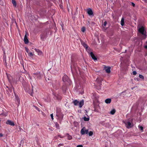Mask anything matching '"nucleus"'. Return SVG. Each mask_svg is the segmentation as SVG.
Segmentation results:
<instances>
[{
    "label": "nucleus",
    "mask_w": 147,
    "mask_h": 147,
    "mask_svg": "<svg viewBox=\"0 0 147 147\" xmlns=\"http://www.w3.org/2000/svg\"><path fill=\"white\" fill-rule=\"evenodd\" d=\"M138 31L145 37V38H146V32L144 27L142 26L141 28H140L138 29Z\"/></svg>",
    "instance_id": "obj_1"
},
{
    "label": "nucleus",
    "mask_w": 147,
    "mask_h": 147,
    "mask_svg": "<svg viewBox=\"0 0 147 147\" xmlns=\"http://www.w3.org/2000/svg\"><path fill=\"white\" fill-rule=\"evenodd\" d=\"M47 35V32L46 31L42 32L40 35V38L42 40H44L45 38H46Z\"/></svg>",
    "instance_id": "obj_2"
},
{
    "label": "nucleus",
    "mask_w": 147,
    "mask_h": 147,
    "mask_svg": "<svg viewBox=\"0 0 147 147\" xmlns=\"http://www.w3.org/2000/svg\"><path fill=\"white\" fill-rule=\"evenodd\" d=\"M53 94L54 95L53 98L57 100H60L61 99V97L59 94L53 92Z\"/></svg>",
    "instance_id": "obj_3"
},
{
    "label": "nucleus",
    "mask_w": 147,
    "mask_h": 147,
    "mask_svg": "<svg viewBox=\"0 0 147 147\" xmlns=\"http://www.w3.org/2000/svg\"><path fill=\"white\" fill-rule=\"evenodd\" d=\"M34 77L36 78L37 80H39L41 78V75L39 72H37L33 74Z\"/></svg>",
    "instance_id": "obj_4"
},
{
    "label": "nucleus",
    "mask_w": 147,
    "mask_h": 147,
    "mask_svg": "<svg viewBox=\"0 0 147 147\" xmlns=\"http://www.w3.org/2000/svg\"><path fill=\"white\" fill-rule=\"evenodd\" d=\"M88 132V129H86V128L84 127H83L81 131V133L82 135H84L85 134H87Z\"/></svg>",
    "instance_id": "obj_5"
},
{
    "label": "nucleus",
    "mask_w": 147,
    "mask_h": 147,
    "mask_svg": "<svg viewBox=\"0 0 147 147\" xmlns=\"http://www.w3.org/2000/svg\"><path fill=\"white\" fill-rule=\"evenodd\" d=\"M87 13L89 16H94L93 12L92 9L90 8H89L87 9Z\"/></svg>",
    "instance_id": "obj_6"
},
{
    "label": "nucleus",
    "mask_w": 147,
    "mask_h": 147,
    "mask_svg": "<svg viewBox=\"0 0 147 147\" xmlns=\"http://www.w3.org/2000/svg\"><path fill=\"white\" fill-rule=\"evenodd\" d=\"M104 69L105 70L107 73L109 74L111 72V67L109 66H105Z\"/></svg>",
    "instance_id": "obj_7"
},
{
    "label": "nucleus",
    "mask_w": 147,
    "mask_h": 147,
    "mask_svg": "<svg viewBox=\"0 0 147 147\" xmlns=\"http://www.w3.org/2000/svg\"><path fill=\"white\" fill-rule=\"evenodd\" d=\"M80 42L82 45L87 50L88 47V46L86 44V42H84L82 40H80Z\"/></svg>",
    "instance_id": "obj_8"
},
{
    "label": "nucleus",
    "mask_w": 147,
    "mask_h": 147,
    "mask_svg": "<svg viewBox=\"0 0 147 147\" xmlns=\"http://www.w3.org/2000/svg\"><path fill=\"white\" fill-rule=\"evenodd\" d=\"M6 123L7 124L9 125L12 126H14L15 125V124L13 121L9 120H8L7 121Z\"/></svg>",
    "instance_id": "obj_9"
},
{
    "label": "nucleus",
    "mask_w": 147,
    "mask_h": 147,
    "mask_svg": "<svg viewBox=\"0 0 147 147\" xmlns=\"http://www.w3.org/2000/svg\"><path fill=\"white\" fill-rule=\"evenodd\" d=\"M56 116L57 117H58L59 119H62L63 118V115L61 113H57L56 114Z\"/></svg>",
    "instance_id": "obj_10"
},
{
    "label": "nucleus",
    "mask_w": 147,
    "mask_h": 147,
    "mask_svg": "<svg viewBox=\"0 0 147 147\" xmlns=\"http://www.w3.org/2000/svg\"><path fill=\"white\" fill-rule=\"evenodd\" d=\"M15 96V101L16 103V104L17 105H19L20 102V99L18 97V96Z\"/></svg>",
    "instance_id": "obj_11"
},
{
    "label": "nucleus",
    "mask_w": 147,
    "mask_h": 147,
    "mask_svg": "<svg viewBox=\"0 0 147 147\" xmlns=\"http://www.w3.org/2000/svg\"><path fill=\"white\" fill-rule=\"evenodd\" d=\"M84 100H81L80 102H79V103L78 104V106L80 108H81L84 105Z\"/></svg>",
    "instance_id": "obj_12"
},
{
    "label": "nucleus",
    "mask_w": 147,
    "mask_h": 147,
    "mask_svg": "<svg viewBox=\"0 0 147 147\" xmlns=\"http://www.w3.org/2000/svg\"><path fill=\"white\" fill-rule=\"evenodd\" d=\"M24 41L26 44H27L28 43L29 41L27 36L26 34L25 35L24 38Z\"/></svg>",
    "instance_id": "obj_13"
},
{
    "label": "nucleus",
    "mask_w": 147,
    "mask_h": 147,
    "mask_svg": "<svg viewBox=\"0 0 147 147\" xmlns=\"http://www.w3.org/2000/svg\"><path fill=\"white\" fill-rule=\"evenodd\" d=\"M90 55L92 59L94 60H97V59L96 57L95 56V55L92 52H91L90 53Z\"/></svg>",
    "instance_id": "obj_14"
},
{
    "label": "nucleus",
    "mask_w": 147,
    "mask_h": 147,
    "mask_svg": "<svg viewBox=\"0 0 147 147\" xmlns=\"http://www.w3.org/2000/svg\"><path fill=\"white\" fill-rule=\"evenodd\" d=\"M68 79V76L66 75H64L63 77L62 80L63 82H65L67 81Z\"/></svg>",
    "instance_id": "obj_15"
},
{
    "label": "nucleus",
    "mask_w": 147,
    "mask_h": 147,
    "mask_svg": "<svg viewBox=\"0 0 147 147\" xmlns=\"http://www.w3.org/2000/svg\"><path fill=\"white\" fill-rule=\"evenodd\" d=\"M111 102V99L110 98H107L105 100V102L106 103L109 104Z\"/></svg>",
    "instance_id": "obj_16"
},
{
    "label": "nucleus",
    "mask_w": 147,
    "mask_h": 147,
    "mask_svg": "<svg viewBox=\"0 0 147 147\" xmlns=\"http://www.w3.org/2000/svg\"><path fill=\"white\" fill-rule=\"evenodd\" d=\"M79 103V101L77 100H76L73 101V103L74 104V105L76 106L78 105Z\"/></svg>",
    "instance_id": "obj_17"
},
{
    "label": "nucleus",
    "mask_w": 147,
    "mask_h": 147,
    "mask_svg": "<svg viewBox=\"0 0 147 147\" xmlns=\"http://www.w3.org/2000/svg\"><path fill=\"white\" fill-rule=\"evenodd\" d=\"M121 25L122 26H123L124 24V20L123 18H122L121 21Z\"/></svg>",
    "instance_id": "obj_18"
},
{
    "label": "nucleus",
    "mask_w": 147,
    "mask_h": 147,
    "mask_svg": "<svg viewBox=\"0 0 147 147\" xmlns=\"http://www.w3.org/2000/svg\"><path fill=\"white\" fill-rule=\"evenodd\" d=\"M116 112V110L115 109H112L111 111H110V114H111V115H114L115 113Z\"/></svg>",
    "instance_id": "obj_19"
},
{
    "label": "nucleus",
    "mask_w": 147,
    "mask_h": 147,
    "mask_svg": "<svg viewBox=\"0 0 147 147\" xmlns=\"http://www.w3.org/2000/svg\"><path fill=\"white\" fill-rule=\"evenodd\" d=\"M12 3L14 7H16V3L15 0H12Z\"/></svg>",
    "instance_id": "obj_20"
},
{
    "label": "nucleus",
    "mask_w": 147,
    "mask_h": 147,
    "mask_svg": "<svg viewBox=\"0 0 147 147\" xmlns=\"http://www.w3.org/2000/svg\"><path fill=\"white\" fill-rule=\"evenodd\" d=\"M125 124L128 126L127 127L128 128H129V127H130L131 123L129 121H128L127 123H125Z\"/></svg>",
    "instance_id": "obj_21"
},
{
    "label": "nucleus",
    "mask_w": 147,
    "mask_h": 147,
    "mask_svg": "<svg viewBox=\"0 0 147 147\" xmlns=\"http://www.w3.org/2000/svg\"><path fill=\"white\" fill-rule=\"evenodd\" d=\"M55 125L56 128L57 129H60V126L59 125V124L57 123H56L55 124Z\"/></svg>",
    "instance_id": "obj_22"
},
{
    "label": "nucleus",
    "mask_w": 147,
    "mask_h": 147,
    "mask_svg": "<svg viewBox=\"0 0 147 147\" xmlns=\"http://www.w3.org/2000/svg\"><path fill=\"white\" fill-rule=\"evenodd\" d=\"M84 121H88L89 120V117H84Z\"/></svg>",
    "instance_id": "obj_23"
},
{
    "label": "nucleus",
    "mask_w": 147,
    "mask_h": 147,
    "mask_svg": "<svg viewBox=\"0 0 147 147\" xmlns=\"http://www.w3.org/2000/svg\"><path fill=\"white\" fill-rule=\"evenodd\" d=\"M81 31L83 32H84L86 31V28L84 27H83L81 28Z\"/></svg>",
    "instance_id": "obj_24"
},
{
    "label": "nucleus",
    "mask_w": 147,
    "mask_h": 147,
    "mask_svg": "<svg viewBox=\"0 0 147 147\" xmlns=\"http://www.w3.org/2000/svg\"><path fill=\"white\" fill-rule=\"evenodd\" d=\"M93 134V132L92 131H90L88 133V135L89 136H91Z\"/></svg>",
    "instance_id": "obj_25"
},
{
    "label": "nucleus",
    "mask_w": 147,
    "mask_h": 147,
    "mask_svg": "<svg viewBox=\"0 0 147 147\" xmlns=\"http://www.w3.org/2000/svg\"><path fill=\"white\" fill-rule=\"evenodd\" d=\"M28 54L30 57H32L33 56V54L32 52H29Z\"/></svg>",
    "instance_id": "obj_26"
},
{
    "label": "nucleus",
    "mask_w": 147,
    "mask_h": 147,
    "mask_svg": "<svg viewBox=\"0 0 147 147\" xmlns=\"http://www.w3.org/2000/svg\"><path fill=\"white\" fill-rule=\"evenodd\" d=\"M72 136L68 135L67 136V139L69 140H70L72 139Z\"/></svg>",
    "instance_id": "obj_27"
},
{
    "label": "nucleus",
    "mask_w": 147,
    "mask_h": 147,
    "mask_svg": "<svg viewBox=\"0 0 147 147\" xmlns=\"http://www.w3.org/2000/svg\"><path fill=\"white\" fill-rule=\"evenodd\" d=\"M139 128L142 131H143V127L142 126H140L139 125L138 126Z\"/></svg>",
    "instance_id": "obj_28"
},
{
    "label": "nucleus",
    "mask_w": 147,
    "mask_h": 147,
    "mask_svg": "<svg viewBox=\"0 0 147 147\" xmlns=\"http://www.w3.org/2000/svg\"><path fill=\"white\" fill-rule=\"evenodd\" d=\"M25 50H26V52L28 53H29V51L28 49L26 47H25Z\"/></svg>",
    "instance_id": "obj_29"
},
{
    "label": "nucleus",
    "mask_w": 147,
    "mask_h": 147,
    "mask_svg": "<svg viewBox=\"0 0 147 147\" xmlns=\"http://www.w3.org/2000/svg\"><path fill=\"white\" fill-rule=\"evenodd\" d=\"M139 77L140 78H141L142 79H144V76H143L142 75H141V74L139 75Z\"/></svg>",
    "instance_id": "obj_30"
},
{
    "label": "nucleus",
    "mask_w": 147,
    "mask_h": 147,
    "mask_svg": "<svg viewBox=\"0 0 147 147\" xmlns=\"http://www.w3.org/2000/svg\"><path fill=\"white\" fill-rule=\"evenodd\" d=\"M51 117V119H52V120H53V114H51L50 115Z\"/></svg>",
    "instance_id": "obj_31"
},
{
    "label": "nucleus",
    "mask_w": 147,
    "mask_h": 147,
    "mask_svg": "<svg viewBox=\"0 0 147 147\" xmlns=\"http://www.w3.org/2000/svg\"><path fill=\"white\" fill-rule=\"evenodd\" d=\"M53 87L55 89H57V87L55 85V84H53Z\"/></svg>",
    "instance_id": "obj_32"
},
{
    "label": "nucleus",
    "mask_w": 147,
    "mask_h": 147,
    "mask_svg": "<svg viewBox=\"0 0 147 147\" xmlns=\"http://www.w3.org/2000/svg\"><path fill=\"white\" fill-rule=\"evenodd\" d=\"M35 51L37 53L38 52H40V50L39 49H35Z\"/></svg>",
    "instance_id": "obj_33"
},
{
    "label": "nucleus",
    "mask_w": 147,
    "mask_h": 147,
    "mask_svg": "<svg viewBox=\"0 0 147 147\" xmlns=\"http://www.w3.org/2000/svg\"><path fill=\"white\" fill-rule=\"evenodd\" d=\"M107 24V22L106 21H105L103 23V26H105Z\"/></svg>",
    "instance_id": "obj_34"
},
{
    "label": "nucleus",
    "mask_w": 147,
    "mask_h": 147,
    "mask_svg": "<svg viewBox=\"0 0 147 147\" xmlns=\"http://www.w3.org/2000/svg\"><path fill=\"white\" fill-rule=\"evenodd\" d=\"M133 74L134 75H136L137 74V72L136 71H134L133 72Z\"/></svg>",
    "instance_id": "obj_35"
},
{
    "label": "nucleus",
    "mask_w": 147,
    "mask_h": 147,
    "mask_svg": "<svg viewBox=\"0 0 147 147\" xmlns=\"http://www.w3.org/2000/svg\"><path fill=\"white\" fill-rule=\"evenodd\" d=\"M12 89H13V88L12 87L9 88V89L10 90L11 92H12Z\"/></svg>",
    "instance_id": "obj_36"
},
{
    "label": "nucleus",
    "mask_w": 147,
    "mask_h": 147,
    "mask_svg": "<svg viewBox=\"0 0 147 147\" xmlns=\"http://www.w3.org/2000/svg\"><path fill=\"white\" fill-rule=\"evenodd\" d=\"M76 147H83V146L82 145H79L77 146Z\"/></svg>",
    "instance_id": "obj_37"
},
{
    "label": "nucleus",
    "mask_w": 147,
    "mask_h": 147,
    "mask_svg": "<svg viewBox=\"0 0 147 147\" xmlns=\"http://www.w3.org/2000/svg\"><path fill=\"white\" fill-rule=\"evenodd\" d=\"M131 3L133 7H134L135 6V4L134 3Z\"/></svg>",
    "instance_id": "obj_38"
},
{
    "label": "nucleus",
    "mask_w": 147,
    "mask_h": 147,
    "mask_svg": "<svg viewBox=\"0 0 147 147\" xmlns=\"http://www.w3.org/2000/svg\"><path fill=\"white\" fill-rule=\"evenodd\" d=\"M40 52H38V55H41L42 53V52L40 50Z\"/></svg>",
    "instance_id": "obj_39"
},
{
    "label": "nucleus",
    "mask_w": 147,
    "mask_h": 147,
    "mask_svg": "<svg viewBox=\"0 0 147 147\" xmlns=\"http://www.w3.org/2000/svg\"><path fill=\"white\" fill-rule=\"evenodd\" d=\"M3 134L2 133H0V137H1L3 136Z\"/></svg>",
    "instance_id": "obj_40"
},
{
    "label": "nucleus",
    "mask_w": 147,
    "mask_h": 147,
    "mask_svg": "<svg viewBox=\"0 0 147 147\" xmlns=\"http://www.w3.org/2000/svg\"><path fill=\"white\" fill-rule=\"evenodd\" d=\"M144 48L145 49H147V45H145L144 46Z\"/></svg>",
    "instance_id": "obj_41"
},
{
    "label": "nucleus",
    "mask_w": 147,
    "mask_h": 147,
    "mask_svg": "<svg viewBox=\"0 0 147 147\" xmlns=\"http://www.w3.org/2000/svg\"><path fill=\"white\" fill-rule=\"evenodd\" d=\"M35 108H36V109L38 111H39V110H38V108L36 107H35Z\"/></svg>",
    "instance_id": "obj_42"
},
{
    "label": "nucleus",
    "mask_w": 147,
    "mask_h": 147,
    "mask_svg": "<svg viewBox=\"0 0 147 147\" xmlns=\"http://www.w3.org/2000/svg\"><path fill=\"white\" fill-rule=\"evenodd\" d=\"M40 3H37V5H40Z\"/></svg>",
    "instance_id": "obj_43"
},
{
    "label": "nucleus",
    "mask_w": 147,
    "mask_h": 147,
    "mask_svg": "<svg viewBox=\"0 0 147 147\" xmlns=\"http://www.w3.org/2000/svg\"><path fill=\"white\" fill-rule=\"evenodd\" d=\"M144 1L145 2H147V0H142Z\"/></svg>",
    "instance_id": "obj_44"
},
{
    "label": "nucleus",
    "mask_w": 147,
    "mask_h": 147,
    "mask_svg": "<svg viewBox=\"0 0 147 147\" xmlns=\"http://www.w3.org/2000/svg\"><path fill=\"white\" fill-rule=\"evenodd\" d=\"M62 145V144H59L58 145L59 146H61V145Z\"/></svg>",
    "instance_id": "obj_45"
},
{
    "label": "nucleus",
    "mask_w": 147,
    "mask_h": 147,
    "mask_svg": "<svg viewBox=\"0 0 147 147\" xmlns=\"http://www.w3.org/2000/svg\"><path fill=\"white\" fill-rule=\"evenodd\" d=\"M32 86V91L33 90V86Z\"/></svg>",
    "instance_id": "obj_46"
},
{
    "label": "nucleus",
    "mask_w": 147,
    "mask_h": 147,
    "mask_svg": "<svg viewBox=\"0 0 147 147\" xmlns=\"http://www.w3.org/2000/svg\"><path fill=\"white\" fill-rule=\"evenodd\" d=\"M3 116H7V115H3Z\"/></svg>",
    "instance_id": "obj_47"
},
{
    "label": "nucleus",
    "mask_w": 147,
    "mask_h": 147,
    "mask_svg": "<svg viewBox=\"0 0 147 147\" xmlns=\"http://www.w3.org/2000/svg\"><path fill=\"white\" fill-rule=\"evenodd\" d=\"M21 78H22L21 77H20L19 78V79H20Z\"/></svg>",
    "instance_id": "obj_48"
},
{
    "label": "nucleus",
    "mask_w": 147,
    "mask_h": 147,
    "mask_svg": "<svg viewBox=\"0 0 147 147\" xmlns=\"http://www.w3.org/2000/svg\"><path fill=\"white\" fill-rule=\"evenodd\" d=\"M1 115H3V113H1Z\"/></svg>",
    "instance_id": "obj_49"
}]
</instances>
